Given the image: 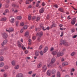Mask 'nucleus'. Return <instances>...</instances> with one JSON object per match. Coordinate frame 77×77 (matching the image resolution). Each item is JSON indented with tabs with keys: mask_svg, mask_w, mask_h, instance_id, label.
Returning a JSON list of instances; mask_svg holds the SVG:
<instances>
[{
	"mask_svg": "<svg viewBox=\"0 0 77 77\" xmlns=\"http://www.w3.org/2000/svg\"><path fill=\"white\" fill-rule=\"evenodd\" d=\"M64 51H65V49H63V50L62 52L59 51L57 53V57H60V56H62L64 54Z\"/></svg>",
	"mask_w": 77,
	"mask_h": 77,
	"instance_id": "obj_1",
	"label": "nucleus"
},
{
	"mask_svg": "<svg viewBox=\"0 0 77 77\" xmlns=\"http://www.w3.org/2000/svg\"><path fill=\"white\" fill-rule=\"evenodd\" d=\"M40 27L41 28H42V29H43V30H45L47 29V30H49L50 29V27H48L47 28H46L45 29V28L43 27V25H42V24H41L40 25Z\"/></svg>",
	"mask_w": 77,
	"mask_h": 77,
	"instance_id": "obj_2",
	"label": "nucleus"
},
{
	"mask_svg": "<svg viewBox=\"0 0 77 77\" xmlns=\"http://www.w3.org/2000/svg\"><path fill=\"white\" fill-rule=\"evenodd\" d=\"M2 36L3 38L6 39L8 38V35L5 32L2 33Z\"/></svg>",
	"mask_w": 77,
	"mask_h": 77,
	"instance_id": "obj_3",
	"label": "nucleus"
},
{
	"mask_svg": "<svg viewBox=\"0 0 77 77\" xmlns=\"http://www.w3.org/2000/svg\"><path fill=\"white\" fill-rule=\"evenodd\" d=\"M47 66L44 65L42 66V71L43 72H46L47 71Z\"/></svg>",
	"mask_w": 77,
	"mask_h": 77,
	"instance_id": "obj_4",
	"label": "nucleus"
},
{
	"mask_svg": "<svg viewBox=\"0 0 77 77\" xmlns=\"http://www.w3.org/2000/svg\"><path fill=\"white\" fill-rule=\"evenodd\" d=\"M16 77H24V75L23 73H19L16 75Z\"/></svg>",
	"mask_w": 77,
	"mask_h": 77,
	"instance_id": "obj_5",
	"label": "nucleus"
},
{
	"mask_svg": "<svg viewBox=\"0 0 77 77\" xmlns=\"http://www.w3.org/2000/svg\"><path fill=\"white\" fill-rule=\"evenodd\" d=\"M56 58H53L51 60V63L52 64L54 63L55 62H56Z\"/></svg>",
	"mask_w": 77,
	"mask_h": 77,
	"instance_id": "obj_6",
	"label": "nucleus"
},
{
	"mask_svg": "<svg viewBox=\"0 0 77 77\" xmlns=\"http://www.w3.org/2000/svg\"><path fill=\"white\" fill-rule=\"evenodd\" d=\"M76 18H74L73 20H72L71 21V24L72 25H74L75 24V20Z\"/></svg>",
	"mask_w": 77,
	"mask_h": 77,
	"instance_id": "obj_7",
	"label": "nucleus"
},
{
	"mask_svg": "<svg viewBox=\"0 0 77 77\" xmlns=\"http://www.w3.org/2000/svg\"><path fill=\"white\" fill-rule=\"evenodd\" d=\"M6 31L8 32H10L14 31V29L12 27L10 28L8 30L6 29Z\"/></svg>",
	"mask_w": 77,
	"mask_h": 77,
	"instance_id": "obj_8",
	"label": "nucleus"
},
{
	"mask_svg": "<svg viewBox=\"0 0 77 77\" xmlns=\"http://www.w3.org/2000/svg\"><path fill=\"white\" fill-rule=\"evenodd\" d=\"M62 65L63 66H66L68 65V62L66 61L62 63Z\"/></svg>",
	"mask_w": 77,
	"mask_h": 77,
	"instance_id": "obj_9",
	"label": "nucleus"
},
{
	"mask_svg": "<svg viewBox=\"0 0 77 77\" xmlns=\"http://www.w3.org/2000/svg\"><path fill=\"white\" fill-rule=\"evenodd\" d=\"M48 48L47 47H46L45 48L43 51L44 53H46V52L48 51Z\"/></svg>",
	"mask_w": 77,
	"mask_h": 77,
	"instance_id": "obj_10",
	"label": "nucleus"
},
{
	"mask_svg": "<svg viewBox=\"0 0 77 77\" xmlns=\"http://www.w3.org/2000/svg\"><path fill=\"white\" fill-rule=\"evenodd\" d=\"M51 71L50 70H48L47 72V74L48 75L50 76L51 75Z\"/></svg>",
	"mask_w": 77,
	"mask_h": 77,
	"instance_id": "obj_11",
	"label": "nucleus"
},
{
	"mask_svg": "<svg viewBox=\"0 0 77 77\" xmlns=\"http://www.w3.org/2000/svg\"><path fill=\"white\" fill-rule=\"evenodd\" d=\"M7 42L8 40H5L3 41V42L2 43V45L3 46V45H5Z\"/></svg>",
	"mask_w": 77,
	"mask_h": 77,
	"instance_id": "obj_12",
	"label": "nucleus"
},
{
	"mask_svg": "<svg viewBox=\"0 0 77 77\" xmlns=\"http://www.w3.org/2000/svg\"><path fill=\"white\" fill-rule=\"evenodd\" d=\"M43 35V33L42 32H41L39 34L37 33L36 35L37 36H42Z\"/></svg>",
	"mask_w": 77,
	"mask_h": 77,
	"instance_id": "obj_13",
	"label": "nucleus"
},
{
	"mask_svg": "<svg viewBox=\"0 0 77 77\" xmlns=\"http://www.w3.org/2000/svg\"><path fill=\"white\" fill-rule=\"evenodd\" d=\"M42 63L41 62L40 63L38 64L37 65L38 68H41V66H42Z\"/></svg>",
	"mask_w": 77,
	"mask_h": 77,
	"instance_id": "obj_14",
	"label": "nucleus"
},
{
	"mask_svg": "<svg viewBox=\"0 0 77 77\" xmlns=\"http://www.w3.org/2000/svg\"><path fill=\"white\" fill-rule=\"evenodd\" d=\"M57 51H53L52 52V54L54 56H55L57 54Z\"/></svg>",
	"mask_w": 77,
	"mask_h": 77,
	"instance_id": "obj_15",
	"label": "nucleus"
},
{
	"mask_svg": "<svg viewBox=\"0 0 77 77\" xmlns=\"http://www.w3.org/2000/svg\"><path fill=\"white\" fill-rule=\"evenodd\" d=\"M10 21L11 23H14L15 21V19H14V18H12L10 20Z\"/></svg>",
	"mask_w": 77,
	"mask_h": 77,
	"instance_id": "obj_16",
	"label": "nucleus"
},
{
	"mask_svg": "<svg viewBox=\"0 0 77 77\" xmlns=\"http://www.w3.org/2000/svg\"><path fill=\"white\" fill-rule=\"evenodd\" d=\"M47 66L48 67H50V66L52 67L53 66V64L51 63H48L47 64Z\"/></svg>",
	"mask_w": 77,
	"mask_h": 77,
	"instance_id": "obj_17",
	"label": "nucleus"
},
{
	"mask_svg": "<svg viewBox=\"0 0 77 77\" xmlns=\"http://www.w3.org/2000/svg\"><path fill=\"white\" fill-rule=\"evenodd\" d=\"M44 9L43 8H42L40 10V13L41 14L43 13V12H44Z\"/></svg>",
	"mask_w": 77,
	"mask_h": 77,
	"instance_id": "obj_18",
	"label": "nucleus"
},
{
	"mask_svg": "<svg viewBox=\"0 0 77 77\" xmlns=\"http://www.w3.org/2000/svg\"><path fill=\"white\" fill-rule=\"evenodd\" d=\"M29 32L28 31L26 32L25 33V36L26 37H28L29 36Z\"/></svg>",
	"mask_w": 77,
	"mask_h": 77,
	"instance_id": "obj_19",
	"label": "nucleus"
},
{
	"mask_svg": "<svg viewBox=\"0 0 77 77\" xmlns=\"http://www.w3.org/2000/svg\"><path fill=\"white\" fill-rule=\"evenodd\" d=\"M35 55L36 56H38L39 55V51H36L35 52Z\"/></svg>",
	"mask_w": 77,
	"mask_h": 77,
	"instance_id": "obj_20",
	"label": "nucleus"
},
{
	"mask_svg": "<svg viewBox=\"0 0 77 77\" xmlns=\"http://www.w3.org/2000/svg\"><path fill=\"white\" fill-rule=\"evenodd\" d=\"M58 11H60V12H63V13H64L65 12L64 11H63V10L62 9V8H59Z\"/></svg>",
	"mask_w": 77,
	"mask_h": 77,
	"instance_id": "obj_21",
	"label": "nucleus"
},
{
	"mask_svg": "<svg viewBox=\"0 0 77 77\" xmlns=\"http://www.w3.org/2000/svg\"><path fill=\"white\" fill-rule=\"evenodd\" d=\"M57 77H60V73L59 72H57Z\"/></svg>",
	"mask_w": 77,
	"mask_h": 77,
	"instance_id": "obj_22",
	"label": "nucleus"
},
{
	"mask_svg": "<svg viewBox=\"0 0 77 77\" xmlns=\"http://www.w3.org/2000/svg\"><path fill=\"white\" fill-rule=\"evenodd\" d=\"M28 42H29L28 43L29 45H31L32 44V40L30 39H29Z\"/></svg>",
	"mask_w": 77,
	"mask_h": 77,
	"instance_id": "obj_23",
	"label": "nucleus"
},
{
	"mask_svg": "<svg viewBox=\"0 0 77 77\" xmlns=\"http://www.w3.org/2000/svg\"><path fill=\"white\" fill-rule=\"evenodd\" d=\"M11 63L12 65H13V66H15V61L13 60L11 62Z\"/></svg>",
	"mask_w": 77,
	"mask_h": 77,
	"instance_id": "obj_24",
	"label": "nucleus"
},
{
	"mask_svg": "<svg viewBox=\"0 0 77 77\" xmlns=\"http://www.w3.org/2000/svg\"><path fill=\"white\" fill-rule=\"evenodd\" d=\"M20 67V66H19V65H17L16 66H15L14 67V69H18Z\"/></svg>",
	"mask_w": 77,
	"mask_h": 77,
	"instance_id": "obj_25",
	"label": "nucleus"
},
{
	"mask_svg": "<svg viewBox=\"0 0 77 77\" xmlns=\"http://www.w3.org/2000/svg\"><path fill=\"white\" fill-rule=\"evenodd\" d=\"M75 54V52H73L71 53L70 55L71 56H74Z\"/></svg>",
	"mask_w": 77,
	"mask_h": 77,
	"instance_id": "obj_26",
	"label": "nucleus"
},
{
	"mask_svg": "<svg viewBox=\"0 0 77 77\" xmlns=\"http://www.w3.org/2000/svg\"><path fill=\"white\" fill-rule=\"evenodd\" d=\"M21 18H22V17L21 16H18L16 17V19L17 20H21Z\"/></svg>",
	"mask_w": 77,
	"mask_h": 77,
	"instance_id": "obj_27",
	"label": "nucleus"
},
{
	"mask_svg": "<svg viewBox=\"0 0 77 77\" xmlns=\"http://www.w3.org/2000/svg\"><path fill=\"white\" fill-rule=\"evenodd\" d=\"M40 2H41V1L38 2V3H37L36 4V7H38V6H39V3H40Z\"/></svg>",
	"mask_w": 77,
	"mask_h": 77,
	"instance_id": "obj_28",
	"label": "nucleus"
},
{
	"mask_svg": "<svg viewBox=\"0 0 77 77\" xmlns=\"http://www.w3.org/2000/svg\"><path fill=\"white\" fill-rule=\"evenodd\" d=\"M12 6L14 7H16V8H19V5H16L14 4H13L12 5Z\"/></svg>",
	"mask_w": 77,
	"mask_h": 77,
	"instance_id": "obj_29",
	"label": "nucleus"
},
{
	"mask_svg": "<svg viewBox=\"0 0 77 77\" xmlns=\"http://www.w3.org/2000/svg\"><path fill=\"white\" fill-rule=\"evenodd\" d=\"M56 72V70L54 69H53L52 70V74H55Z\"/></svg>",
	"mask_w": 77,
	"mask_h": 77,
	"instance_id": "obj_30",
	"label": "nucleus"
},
{
	"mask_svg": "<svg viewBox=\"0 0 77 77\" xmlns=\"http://www.w3.org/2000/svg\"><path fill=\"white\" fill-rule=\"evenodd\" d=\"M0 54H1V55L3 54V50H0Z\"/></svg>",
	"mask_w": 77,
	"mask_h": 77,
	"instance_id": "obj_31",
	"label": "nucleus"
},
{
	"mask_svg": "<svg viewBox=\"0 0 77 77\" xmlns=\"http://www.w3.org/2000/svg\"><path fill=\"white\" fill-rule=\"evenodd\" d=\"M4 66V63L3 62H1L0 63V66L2 67Z\"/></svg>",
	"mask_w": 77,
	"mask_h": 77,
	"instance_id": "obj_32",
	"label": "nucleus"
},
{
	"mask_svg": "<svg viewBox=\"0 0 77 77\" xmlns=\"http://www.w3.org/2000/svg\"><path fill=\"white\" fill-rule=\"evenodd\" d=\"M60 44H64V43H65V40H61L60 41Z\"/></svg>",
	"mask_w": 77,
	"mask_h": 77,
	"instance_id": "obj_33",
	"label": "nucleus"
},
{
	"mask_svg": "<svg viewBox=\"0 0 77 77\" xmlns=\"http://www.w3.org/2000/svg\"><path fill=\"white\" fill-rule=\"evenodd\" d=\"M56 24L53 23L52 25L51 26V28H52V27H56Z\"/></svg>",
	"mask_w": 77,
	"mask_h": 77,
	"instance_id": "obj_34",
	"label": "nucleus"
},
{
	"mask_svg": "<svg viewBox=\"0 0 77 77\" xmlns=\"http://www.w3.org/2000/svg\"><path fill=\"white\" fill-rule=\"evenodd\" d=\"M27 25H25L23 27V29H24V30H26V29H27Z\"/></svg>",
	"mask_w": 77,
	"mask_h": 77,
	"instance_id": "obj_35",
	"label": "nucleus"
},
{
	"mask_svg": "<svg viewBox=\"0 0 77 77\" xmlns=\"http://www.w3.org/2000/svg\"><path fill=\"white\" fill-rule=\"evenodd\" d=\"M19 22L18 21H16V26H18V24H19Z\"/></svg>",
	"mask_w": 77,
	"mask_h": 77,
	"instance_id": "obj_36",
	"label": "nucleus"
},
{
	"mask_svg": "<svg viewBox=\"0 0 77 77\" xmlns=\"http://www.w3.org/2000/svg\"><path fill=\"white\" fill-rule=\"evenodd\" d=\"M64 45H65V46H68V43L66 42L65 41V42L64 43Z\"/></svg>",
	"mask_w": 77,
	"mask_h": 77,
	"instance_id": "obj_37",
	"label": "nucleus"
},
{
	"mask_svg": "<svg viewBox=\"0 0 77 77\" xmlns=\"http://www.w3.org/2000/svg\"><path fill=\"white\" fill-rule=\"evenodd\" d=\"M8 66H5L4 67V68L5 69H8Z\"/></svg>",
	"mask_w": 77,
	"mask_h": 77,
	"instance_id": "obj_38",
	"label": "nucleus"
},
{
	"mask_svg": "<svg viewBox=\"0 0 77 77\" xmlns=\"http://www.w3.org/2000/svg\"><path fill=\"white\" fill-rule=\"evenodd\" d=\"M6 17H4L2 18L1 20V21H6Z\"/></svg>",
	"mask_w": 77,
	"mask_h": 77,
	"instance_id": "obj_39",
	"label": "nucleus"
},
{
	"mask_svg": "<svg viewBox=\"0 0 77 77\" xmlns=\"http://www.w3.org/2000/svg\"><path fill=\"white\" fill-rule=\"evenodd\" d=\"M3 57H0V60H1V61H3Z\"/></svg>",
	"mask_w": 77,
	"mask_h": 77,
	"instance_id": "obj_40",
	"label": "nucleus"
},
{
	"mask_svg": "<svg viewBox=\"0 0 77 77\" xmlns=\"http://www.w3.org/2000/svg\"><path fill=\"white\" fill-rule=\"evenodd\" d=\"M28 20H31V15H30V14H29L28 16Z\"/></svg>",
	"mask_w": 77,
	"mask_h": 77,
	"instance_id": "obj_41",
	"label": "nucleus"
},
{
	"mask_svg": "<svg viewBox=\"0 0 77 77\" xmlns=\"http://www.w3.org/2000/svg\"><path fill=\"white\" fill-rule=\"evenodd\" d=\"M40 53L41 56H42V55L43 54V52H42V51H40Z\"/></svg>",
	"mask_w": 77,
	"mask_h": 77,
	"instance_id": "obj_42",
	"label": "nucleus"
},
{
	"mask_svg": "<svg viewBox=\"0 0 77 77\" xmlns=\"http://www.w3.org/2000/svg\"><path fill=\"white\" fill-rule=\"evenodd\" d=\"M5 70L4 69H2L1 70V72H5Z\"/></svg>",
	"mask_w": 77,
	"mask_h": 77,
	"instance_id": "obj_43",
	"label": "nucleus"
},
{
	"mask_svg": "<svg viewBox=\"0 0 77 77\" xmlns=\"http://www.w3.org/2000/svg\"><path fill=\"white\" fill-rule=\"evenodd\" d=\"M8 12H9V10L8 9H6L5 10V13H8Z\"/></svg>",
	"mask_w": 77,
	"mask_h": 77,
	"instance_id": "obj_44",
	"label": "nucleus"
},
{
	"mask_svg": "<svg viewBox=\"0 0 77 77\" xmlns=\"http://www.w3.org/2000/svg\"><path fill=\"white\" fill-rule=\"evenodd\" d=\"M33 72L32 71H30L29 72H28V73L29 74L31 75L32 74V73Z\"/></svg>",
	"mask_w": 77,
	"mask_h": 77,
	"instance_id": "obj_45",
	"label": "nucleus"
},
{
	"mask_svg": "<svg viewBox=\"0 0 77 77\" xmlns=\"http://www.w3.org/2000/svg\"><path fill=\"white\" fill-rule=\"evenodd\" d=\"M25 54H27V53H28L29 51H27V50H26L25 51Z\"/></svg>",
	"mask_w": 77,
	"mask_h": 77,
	"instance_id": "obj_46",
	"label": "nucleus"
},
{
	"mask_svg": "<svg viewBox=\"0 0 77 77\" xmlns=\"http://www.w3.org/2000/svg\"><path fill=\"white\" fill-rule=\"evenodd\" d=\"M39 20H40V17H37L36 19V21H38Z\"/></svg>",
	"mask_w": 77,
	"mask_h": 77,
	"instance_id": "obj_47",
	"label": "nucleus"
},
{
	"mask_svg": "<svg viewBox=\"0 0 77 77\" xmlns=\"http://www.w3.org/2000/svg\"><path fill=\"white\" fill-rule=\"evenodd\" d=\"M22 49H23V50H24L26 49V47H24V45H23L22 46Z\"/></svg>",
	"mask_w": 77,
	"mask_h": 77,
	"instance_id": "obj_48",
	"label": "nucleus"
},
{
	"mask_svg": "<svg viewBox=\"0 0 77 77\" xmlns=\"http://www.w3.org/2000/svg\"><path fill=\"white\" fill-rule=\"evenodd\" d=\"M59 67L60 69V71H62V69H61L62 68V66L61 65H60L59 66Z\"/></svg>",
	"mask_w": 77,
	"mask_h": 77,
	"instance_id": "obj_49",
	"label": "nucleus"
},
{
	"mask_svg": "<svg viewBox=\"0 0 77 77\" xmlns=\"http://www.w3.org/2000/svg\"><path fill=\"white\" fill-rule=\"evenodd\" d=\"M26 59L29 60L30 59V57H26L25 58Z\"/></svg>",
	"mask_w": 77,
	"mask_h": 77,
	"instance_id": "obj_50",
	"label": "nucleus"
},
{
	"mask_svg": "<svg viewBox=\"0 0 77 77\" xmlns=\"http://www.w3.org/2000/svg\"><path fill=\"white\" fill-rule=\"evenodd\" d=\"M54 7L55 8H58V5H54Z\"/></svg>",
	"mask_w": 77,
	"mask_h": 77,
	"instance_id": "obj_51",
	"label": "nucleus"
},
{
	"mask_svg": "<svg viewBox=\"0 0 77 77\" xmlns=\"http://www.w3.org/2000/svg\"><path fill=\"white\" fill-rule=\"evenodd\" d=\"M5 7L6 8H9V5H5Z\"/></svg>",
	"mask_w": 77,
	"mask_h": 77,
	"instance_id": "obj_52",
	"label": "nucleus"
},
{
	"mask_svg": "<svg viewBox=\"0 0 77 77\" xmlns=\"http://www.w3.org/2000/svg\"><path fill=\"white\" fill-rule=\"evenodd\" d=\"M61 34L60 35V36L62 37L63 35V32H61Z\"/></svg>",
	"mask_w": 77,
	"mask_h": 77,
	"instance_id": "obj_53",
	"label": "nucleus"
},
{
	"mask_svg": "<svg viewBox=\"0 0 77 77\" xmlns=\"http://www.w3.org/2000/svg\"><path fill=\"white\" fill-rule=\"evenodd\" d=\"M54 50V48L53 47H52L51 48V51H53Z\"/></svg>",
	"mask_w": 77,
	"mask_h": 77,
	"instance_id": "obj_54",
	"label": "nucleus"
},
{
	"mask_svg": "<svg viewBox=\"0 0 77 77\" xmlns=\"http://www.w3.org/2000/svg\"><path fill=\"white\" fill-rule=\"evenodd\" d=\"M24 23H20V25L21 26H24Z\"/></svg>",
	"mask_w": 77,
	"mask_h": 77,
	"instance_id": "obj_55",
	"label": "nucleus"
},
{
	"mask_svg": "<svg viewBox=\"0 0 77 77\" xmlns=\"http://www.w3.org/2000/svg\"><path fill=\"white\" fill-rule=\"evenodd\" d=\"M36 73H34L33 75H32V76L33 77H35V75H36Z\"/></svg>",
	"mask_w": 77,
	"mask_h": 77,
	"instance_id": "obj_56",
	"label": "nucleus"
},
{
	"mask_svg": "<svg viewBox=\"0 0 77 77\" xmlns=\"http://www.w3.org/2000/svg\"><path fill=\"white\" fill-rule=\"evenodd\" d=\"M42 48V45H41L39 47V49L41 50V48Z\"/></svg>",
	"mask_w": 77,
	"mask_h": 77,
	"instance_id": "obj_57",
	"label": "nucleus"
},
{
	"mask_svg": "<svg viewBox=\"0 0 77 77\" xmlns=\"http://www.w3.org/2000/svg\"><path fill=\"white\" fill-rule=\"evenodd\" d=\"M13 75H15V71L14 70L13 71Z\"/></svg>",
	"mask_w": 77,
	"mask_h": 77,
	"instance_id": "obj_58",
	"label": "nucleus"
},
{
	"mask_svg": "<svg viewBox=\"0 0 77 77\" xmlns=\"http://www.w3.org/2000/svg\"><path fill=\"white\" fill-rule=\"evenodd\" d=\"M18 47H19V48L21 47V44L20 43L18 45Z\"/></svg>",
	"mask_w": 77,
	"mask_h": 77,
	"instance_id": "obj_59",
	"label": "nucleus"
},
{
	"mask_svg": "<svg viewBox=\"0 0 77 77\" xmlns=\"http://www.w3.org/2000/svg\"><path fill=\"white\" fill-rule=\"evenodd\" d=\"M38 41L39 42V41H41V38H40V37L38 38Z\"/></svg>",
	"mask_w": 77,
	"mask_h": 77,
	"instance_id": "obj_60",
	"label": "nucleus"
},
{
	"mask_svg": "<svg viewBox=\"0 0 77 77\" xmlns=\"http://www.w3.org/2000/svg\"><path fill=\"white\" fill-rule=\"evenodd\" d=\"M23 31H24V29H22L20 30V32L21 33H23Z\"/></svg>",
	"mask_w": 77,
	"mask_h": 77,
	"instance_id": "obj_61",
	"label": "nucleus"
},
{
	"mask_svg": "<svg viewBox=\"0 0 77 77\" xmlns=\"http://www.w3.org/2000/svg\"><path fill=\"white\" fill-rule=\"evenodd\" d=\"M26 4H29V1L27 0L26 1Z\"/></svg>",
	"mask_w": 77,
	"mask_h": 77,
	"instance_id": "obj_62",
	"label": "nucleus"
},
{
	"mask_svg": "<svg viewBox=\"0 0 77 77\" xmlns=\"http://www.w3.org/2000/svg\"><path fill=\"white\" fill-rule=\"evenodd\" d=\"M35 39H36V37L35 36H33L32 37V39H33V40H35Z\"/></svg>",
	"mask_w": 77,
	"mask_h": 77,
	"instance_id": "obj_63",
	"label": "nucleus"
},
{
	"mask_svg": "<svg viewBox=\"0 0 77 77\" xmlns=\"http://www.w3.org/2000/svg\"><path fill=\"white\" fill-rule=\"evenodd\" d=\"M64 77H70V76L69 75H66Z\"/></svg>",
	"mask_w": 77,
	"mask_h": 77,
	"instance_id": "obj_64",
	"label": "nucleus"
}]
</instances>
